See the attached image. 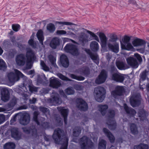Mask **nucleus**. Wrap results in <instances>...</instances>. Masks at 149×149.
Here are the masks:
<instances>
[{"instance_id": "46", "label": "nucleus", "mask_w": 149, "mask_h": 149, "mask_svg": "<svg viewBox=\"0 0 149 149\" xmlns=\"http://www.w3.org/2000/svg\"><path fill=\"white\" fill-rule=\"evenodd\" d=\"M70 36L72 37H74L75 36V34L74 33L71 32L70 31H68L67 32L66 36Z\"/></svg>"}, {"instance_id": "21", "label": "nucleus", "mask_w": 149, "mask_h": 149, "mask_svg": "<svg viewBox=\"0 0 149 149\" xmlns=\"http://www.w3.org/2000/svg\"><path fill=\"white\" fill-rule=\"evenodd\" d=\"M36 35L38 39L42 45V41L44 40V38L43 35L42 31L41 30H39L37 33Z\"/></svg>"}, {"instance_id": "50", "label": "nucleus", "mask_w": 149, "mask_h": 149, "mask_svg": "<svg viewBox=\"0 0 149 149\" xmlns=\"http://www.w3.org/2000/svg\"><path fill=\"white\" fill-rule=\"evenodd\" d=\"M5 117L3 115H0V124L4 120Z\"/></svg>"}, {"instance_id": "30", "label": "nucleus", "mask_w": 149, "mask_h": 149, "mask_svg": "<svg viewBox=\"0 0 149 149\" xmlns=\"http://www.w3.org/2000/svg\"><path fill=\"white\" fill-rule=\"evenodd\" d=\"M100 111L101 112L102 114H104L105 113L106 111V109L108 108V107L107 105L100 106Z\"/></svg>"}, {"instance_id": "11", "label": "nucleus", "mask_w": 149, "mask_h": 149, "mask_svg": "<svg viewBox=\"0 0 149 149\" xmlns=\"http://www.w3.org/2000/svg\"><path fill=\"white\" fill-rule=\"evenodd\" d=\"M26 60V58H24L22 54L18 55L16 60L17 63L19 65H24Z\"/></svg>"}, {"instance_id": "33", "label": "nucleus", "mask_w": 149, "mask_h": 149, "mask_svg": "<svg viewBox=\"0 0 149 149\" xmlns=\"http://www.w3.org/2000/svg\"><path fill=\"white\" fill-rule=\"evenodd\" d=\"M6 67L4 62L2 59H0V69L3 70H5Z\"/></svg>"}, {"instance_id": "57", "label": "nucleus", "mask_w": 149, "mask_h": 149, "mask_svg": "<svg viewBox=\"0 0 149 149\" xmlns=\"http://www.w3.org/2000/svg\"><path fill=\"white\" fill-rule=\"evenodd\" d=\"M36 101V99L35 98H33L32 100L30 101V103H34Z\"/></svg>"}, {"instance_id": "27", "label": "nucleus", "mask_w": 149, "mask_h": 149, "mask_svg": "<svg viewBox=\"0 0 149 149\" xmlns=\"http://www.w3.org/2000/svg\"><path fill=\"white\" fill-rule=\"evenodd\" d=\"M56 24H59L62 26L64 25H73L74 24L72 23L68 22H59L57 21L55 22Z\"/></svg>"}, {"instance_id": "54", "label": "nucleus", "mask_w": 149, "mask_h": 149, "mask_svg": "<svg viewBox=\"0 0 149 149\" xmlns=\"http://www.w3.org/2000/svg\"><path fill=\"white\" fill-rule=\"evenodd\" d=\"M145 116V114L144 113H143V112H142V114L141 115H139V116L140 117V119L142 120H143L142 118V117H143L144 118V117Z\"/></svg>"}, {"instance_id": "60", "label": "nucleus", "mask_w": 149, "mask_h": 149, "mask_svg": "<svg viewBox=\"0 0 149 149\" xmlns=\"http://www.w3.org/2000/svg\"><path fill=\"white\" fill-rule=\"evenodd\" d=\"M34 73V71L33 70L30 71L29 72L28 74H33Z\"/></svg>"}, {"instance_id": "16", "label": "nucleus", "mask_w": 149, "mask_h": 149, "mask_svg": "<svg viewBox=\"0 0 149 149\" xmlns=\"http://www.w3.org/2000/svg\"><path fill=\"white\" fill-rule=\"evenodd\" d=\"M124 91L123 88L122 86H116L114 91L111 92V94L113 95H120Z\"/></svg>"}, {"instance_id": "32", "label": "nucleus", "mask_w": 149, "mask_h": 149, "mask_svg": "<svg viewBox=\"0 0 149 149\" xmlns=\"http://www.w3.org/2000/svg\"><path fill=\"white\" fill-rule=\"evenodd\" d=\"M106 148V142L104 140H101L99 144V148L100 149H104Z\"/></svg>"}, {"instance_id": "44", "label": "nucleus", "mask_w": 149, "mask_h": 149, "mask_svg": "<svg viewBox=\"0 0 149 149\" xmlns=\"http://www.w3.org/2000/svg\"><path fill=\"white\" fill-rule=\"evenodd\" d=\"M68 140L67 138H65V139L64 143L63 145V147L61 149H67L68 145Z\"/></svg>"}, {"instance_id": "53", "label": "nucleus", "mask_w": 149, "mask_h": 149, "mask_svg": "<svg viewBox=\"0 0 149 149\" xmlns=\"http://www.w3.org/2000/svg\"><path fill=\"white\" fill-rule=\"evenodd\" d=\"M30 90L32 92L33 91H36L37 90V88L35 87H31L30 88Z\"/></svg>"}, {"instance_id": "15", "label": "nucleus", "mask_w": 149, "mask_h": 149, "mask_svg": "<svg viewBox=\"0 0 149 149\" xmlns=\"http://www.w3.org/2000/svg\"><path fill=\"white\" fill-rule=\"evenodd\" d=\"M78 108L81 110L85 111L88 109V106L87 103L83 100H80L78 103Z\"/></svg>"}, {"instance_id": "42", "label": "nucleus", "mask_w": 149, "mask_h": 149, "mask_svg": "<svg viewBox=\"0 0 149 149\" xmlns=\"http://www.w3.org/2000/svg\"><path fill=\"white\" fill-rule=\"evenodd\" d=\"M12 29L15 31H18L20 29V26L18 24H14L12 25Z\"/></svg>"}, {"instance_id": "45", "label": "nucleus", "mask_w": 149, "mask_h": 149, "mask_svg": "<svg viewBox=\"0 0 149 149\" xmlns=\"http://www.w3.org/2000/svg\"><path fill=\"white\" fill-rule=\"evenodd\" d=\"M34 34H33L31 37V39L29 40L28 42L29 44L31 46L33 45V39L34 37Z\"/></svg>"}, {"instance_id": "8", "label": "nucleus", "mask_w": 149, "mask_h": 149, "mask_svg": "<svg viewBox=\"0 0 149 149\" xmlns=\"http://www.w3.org/2000/svg\"><path fill=\"white\" fill-rule=\"evenodd\" d=\"M1 99L2 100L6 102L9 100V92L7 88H3L1 89Z\"/></svg>"}, {"instance_id": "6", "label": "nucleus", "mask_w": 149, "mask_h": 149, "mask_svg": "<svg viewBox=\"0 0 149 149\" xmlns=\"http://www.w3.org/2000/svg\"><path fill=\"white\" fill-rule=\"evenodd\" d=\"M100 39V43L102 48H105L107 45L108 38L103 33L99 32L97 33Z\"/></svg>"}, {"instance_id": "20", "label": "nucleus", "mask_w": 149, "mask_h": 149, "mask_svg": "<svg viewBox=\"0 0 149 149\" xmlns=\"http://www.w3.org/2000/svg\"><path fill=\"white\" fill-rule=\"evenodd\" d=\"M81 146L82 149H84V147H87L88 146L89 141L88 139L86 136L83 137L81 140Z\"/></svg>"}, {"instance_id": "38", "label": "nucleus", "mask_w": 149, "mask_h": 149, "mask_svg": "<svg viewBox=\"0 0 149 149\" xmlns=\"http://www.w3.org/2000/svg\"><path fill=\"white\" fill-rule=\"evenodd\" d=\"M131 130L132 132L134 134H136L137 132V128L134 124L131 126Z\"/></svg>"}, {"instance_id": "39", "label": "nucleus", "mask_w": 149, "mask_h": 149, "mask_svg": "<svg viewBox=\"0 0 149 149\" xmlns=\"http://www.w3.org/2000/svg\"><path fill=\"white\" fill-rule=\"evenodd\" d=\"M58 95L56 94V96L53 98V100L57 104H59L61 103V100L58 98Z\"/></svg>"}, {"instance_id": "28", "label": "nucleus", "mask_w": 149, "mask_h": 149, "mask_svg": "<svg viewBox=\"0 0 149 149\" xmlns=\"http://www.w3.org/2000/svg\"><path fill=\"white\" fill-rule=\"evenodd\" d=\"M47 29L49 31L52 32L55 31V27L54 24L52 23H50L47 25Z\"/></svg>"}, {"instance_id": "47", "label": "nucleus", "mask_w": 149, "mask_h": 149, "mask_svg": "<svg viewBox=\"0 0 149 149\" xmlns=\"http://www.w3.org/2000/svg\"><path fill=\"white\" fill-rule=\"evenodd\" d=\"M12 136L15 139H17L18 136V132L17 131H15V132H12Z\"/></svg>"}, {"instance_id": "59", "label": "nucleus", "mask_w": 149, "mask_h": 149, "mask_svg": "<svg viewBox=\"0 0 149 149\" xmlns=\"http://www.w3.org/2000/svg\"><path fill=\"white\" fill-rule=\"evenodd\" d=\"M69 39L67 38H64L63 39V40L64 42H68L69 40Z\"/></svg>"}, {"instance_id": "35", "label": "nucleus", "mask_w": 149, "mask_h": 149, "mask_svg": "<svg viewBox=\"0 0 149 149\" xmlns=\"http://www.w3.org/2000/svg\"><path fill=\"white\" fill-rule=\"evenodd\" d=\"M29 117L24 118L23 119L21 120L20 121V123L23 125H25L29 123Z\"/></svg>"}, {"instance_id": "24", "label": "nucleus", "mask_w": 149, "mask_h": 149, "mask_svg": "<svg viewBox=\"0 0 149 149\" xmlns=\"http://www.w3.org/2000/svg\"><path fill=\"white\" fill-rule=\"evenodd\" d=\"M61 132V130L59 129L55 130L53 135L54 139L55 140L59 139L60 138V135Z\"/></svg>"}, {"instance_id": "48", "label": "nucleus", "mask_w": 149, "mask_h": 149, "mask_svg": "<svg viewBox=\"0 0 149 149\" xmlns=\"http://www.w3.org/2000/svg\"><path fill=\"white\" fill-rule=\"evenodd\" d=\"M58 76L61 79L63 80H68V79L65 77L61 74H58Z\"/></svg>"}, {"instance_id": "17", "label": "nucleus", "mask_w": 149, "mask_h": 149, "mask_svg": "<svg viewBox=\"0 0 149 149\" xmlns=\"http://www.w3.org/2000/svg\"><path fill=\"white\" fill-rule=\"evenodd\" d=\"M112 79L116 81L122 82L124 80V77L123 75L118 73H115L113 75Z\"/></svg>"}, {"instance_id": "1", "label": "nucleus", "mask_w": 149, "mask_h": 149, "mask_svg": "<svg viewBox=\"0 0 149 149\" xmlns=\"http://www.w3.org/2000/svg\"><path fill=\"white\" fill-rule=\"evenodd\" d=\"M131 37L128 36L123 37L120 40L121 54H125L123 52V51L125 50L128 51H132L134 48L130 42Z\"/></svg>"}, {"instance_id": "55", "label": "nucleus", "mask_w": 149, "mask_h": 149, "mask_svg": "<svg viewBox=\"0 0 149 149\" xmlns=\"http://www.w3.org/2000/svg\"><path fill=\"white\" fill-rule=\"evenodd\" d=\"M79 131H77V132L75 131H74V136H77L79 135Z\"/></svg>"}, {"instance_id": "58", "label": "nucleus", "mask_w": 149, "mask_h": 149, "mask_svg": "<svg viewBox=\"0 0 149 149\" xmlns=\"http://www.w3.org/2000/svg\"><path fill=\"white\" fill-rule=\"evenodd\" d=\"M37 114L34 113V116L33 118V119L36 122H37Z\"/></svg>"}, {"instance_id": "31", "label": "nucleus", "mask_w": 149, "mask_h": 149, "mask_svg": "<svg viewBox=\"0 0 149 149\" xmlns=\"http://www.w3.org/2000/svg\"><path fill=\"white\" fill-rule=\"evenodd\" d=\"M134 149H148V146L147 145L141 144L138 146H135Z\"/></svg>"}, {"instance_id": "25", "label": "nucleus", "mask_w": 149, "mask_h": 149, "mask_svg": "<svg viewBox=\"0 0 149 149\" xmlns=\"http://www.w3.org/2000/svg\"><path fill=\"white\" fill-rule=\"evenodd\" d=\"M15 147V144L13 143L9 142L5 144L4 148V149H13Z\"/></svg>"}, {"instance_id": "13", "label": "nucleus", "mask_w": 149, "mask_h": 149, "mask_svg": "<svg viewBox=\"0 0 149 149\" xmlns=\"http://www.w3.org/2000/svg\"><path fill=\"white\" fill-rule=\"evenodd\" d=\"M127 61L128 64L131 66L136 68L138 67V63L133 58L130 57L127 59Z\"/></svg>"}, {"instance_id": "23", "label": "nucleus", "mask_w": 149, "mask_h": 149, "mask_svg": "<svg viewBox=\"0 0 149 149\" xmlns=\"http://www.w3.org/2000/svg\"><path fill=\"white\" fill-rule=\"evenodd\" d=\"M104 131L107 134L111 142H113L114 141V138L112 135L111 134V133L109 132L108 130L106 128L104 129Z\"/></svg>"}, {"instance_id": "12", "label": "nucleus", "mask_w": 149, "mask_h": 149, "mask_svg": "<svg viewBox=\"0 0 149 149\" xmlns=\"http://www.w3.org/2000/svg\"><path fill=\"white\" fill-rule=\"evenodd\" d=\"M50 86L53 88H57L60 85V82L57 79L54 77L50 79Z\"/></svg>"}, {"instance_id": "63", "label": "nucleus", "mask_w": 149, "mask_h": 149, "mask_svg": "<svg viewBox=\"0 0 149 149\" xmlns=\"http://www.w3.org/2000/svg\"><path fill=\"white\" fill-rule=\"evenodd\" d=\"M132 112V113L134 114V113H135V112L134 110H131Z\"/></svg>"}, {"instance_id": "64", "label": "nucleus", "mask_w": 149, "mask_h": 149, "mask_svg": "<svg viewBox=\"0 0 149 149\" xmlns=\"http://www.w3.org/2000/svg\"><path fill=\"white\" fill-rule=\"evenodd\" d=\"M147 89L149 91V85H148L147 86Z\"/></svg>"}, {"instance_id": "3", "label": "nucleus", "mask_w": 149, "mask_h": 149, "mask_svg": "<svg viewBox=\"0 0 149 149\" xmlns=\"http://www.w3.org/2000/svg\"><path fill=\"white\" fill-rule=\"evenodd\" d=\"M94 96L96 100L98 102H102L104 99L105 91L102 87L95 88L94 90Z\"/></svg>"}, {"instance_id": "7", "label": "nucleus", "mask_w": 149, "mask_h": 149, "mask_svg": "<svg viewBox=\"0 0 149 149\" xmlns=\"http://www.w3.org/2000/svg\"><path fill=\"white\" fill-rule=\"evenodd\" d=\"M65 51L71 53L73 55H76L78 52L76 47L74 45L67 44L65 47Z\"/></svg>"}, {"instance_id": "34", "label": "nucleus", "mask_w": 149, "mask_h": 149, "mask_svg": "<svg viewBox=\"0 0 149 149\" xmlns=\"http://www.w3.org/2000/svg\"><path fill=\"white\" fill-rule=\"evenodd\" d=\"M91 57V59L95 62L97 64L99 63V60L98 57L97 55H92Z\"/></svg>"}, {"instance_id": "19", "label": "nucleus", "mask_w": 149, "mask_h": 149, "mask_svg": "<svg viewBox=\"0 0 149 149\" xmlns=\"http://www.w3.org/2000/svg\"><path fill=\"white\" fill-rule=\"evenodd\" d=\"M90 46L91 49L93 51H96L99 49V44L95 41H94L91 42Z\"/></svg>"}, {"instance_id": "4", "label": "nucleus", "mask_w": 149, "mask_h": 149, "mask_svg": "<svg viewBox=\"0 0 149 149\" xmlns=\"http://www.w3.org/2000/svg\"><path fill=\"white\" fill-rule=\"evenodd\" d=\"M109 43L108 44V47L112 52L117 53L119 51V45L118 42H114L112 39H109Z\"/></svg>"}, {"instance_id": "29", "label": "nucleus", "mask_w": 149, "mask_h": 149, "mask_svg": "<svg viewBox=\"0 0 149 149\" xmlns=\"http://www.w3.org/2000/svg\"><path fill=\"white\" fill-rule=\"evenodd\" d=\"M116 65L118 68L120 70H123L125 69V65L123 63L119 62H116Z\"/></svg>"}, {"instance_id": "26", "label": "nucleus", "mask_w": 149, "mask_h": 149, "mask_svg": "<svg viewBox=\"0 0 149 149\" xmlns=\"http://www.w3.org/2000/svg\"><path fill=\"white\" fill-rule=\"evenodd\" d=\"M84 31L85 33H87L92 37L94 38V39L97 41L99 42V40L98 36L93 33L86 30H84Z\"/></svg>"}, {"instance_id": "18", "label": "nucleus", "mask_w": 149, "mask_h": 149, "mask_svg": "<svg viewBox=\"0 0 149 149\" xmlns=\"http://www.w3.org/2000/svg\"><path fill=\"white\" fill-rule=\"evenodd\" d=\"M59 44V40L58 38H53L52 40L50 45L51 47L55 48Z\"/></svg>"}, {"instance_id": "14", "label": "nucleus", "mask_w": 149, "mask_h": 149, "mask_svg": "<svg viewBox=\"0 0 149 149\" xmlns=\"http://www.w3.org/2000/svg\"><path fill=\"white\" fill-rule=\"evenodd\" d=\"M60 61L62 66L67 67L69 65V62L67 56L65 55H62L60 57Z\"/></svg>"}, {"instance_id": "36", "label": "nucleus", "mask_w": 149, "mask_h": 149, "mask_svg": "<svg viewBox=\"0 0 149 149\" xmlns=\"http://www.w3.org/2000/svg\"><path fill=\"white\" fill-rule=\"evenodd\" d=\"M40 65L42 69L46 71H48L49 70V68L46 66L44 62L41 61Z\"/></svg>"}, {"instance_id": "9", "label": "nucleus", "mask_w": 149, "mask_h": 149, "mask_svg": "<svg viewBox=\"0 0 149 149\" xmlns=\"http://www.w3.org/2000/svg\"><path fill=\"white\" fill-rule=\"evenodd\" d=\"M106 77V73L104 70H103L101 72L98 78L96 80V82L98 84L103 83L105 81Z\"/></svg>"}, {"instance_id": "51", "label": "nucleus", "mask_w": 149, "mask_h": 149, "mask_svg": "<svg viewBox=\"0 0 149 149\" xmlns=\"http://www.w3.org/2000/svg\"><path fill=\"white\" fill-rule=\"evenodd\" d=\"M130 103L132 106L134 107L136 106V101H134L133 102H132L131 100H130Z\"/></svg>"}, {"instance_id": "61", "label": "nucleus", "mask_w": 149, "mask_h": 149, "mask_svg": "<svg viewBox=\"0 0 149 149\" xmlns=\"http://www.w3.org/2000/svg\"><path fill=\"white\" fill-rule=\"evenodd\" d=\"M3 52V50L0 47V55H1Z\"/></svg>"}, {"instance_id": "43", "label": "nucleus", "mask_w": 149, "mask_h": 149, "mask_svg": "<svg viewBox=\"0 0 149 149\" xmlns=\"http://www.w3.org/2000/svg\"><path fill=\"white\" fill-rule=\"evenodd\" d=\"M65 92L68 95L72 94L74 93V91L72 88H68L65 90Z\"/></svg>"}, {"instance_id": "56", "label": "nucleus", "mask_w": 149, "mask_h": 149, "mask_svg": "<svg viewBox=\"0 0 149 149\" xmlns=\"http://www.w3.org/2000/svg\"><path fill=\"white\" fill-rule=\"evenodd\" d=\"M128 1L130 3L134 4L135 3V1L134 0H128Z\"/></svg>"}, {"instance_id": "40", "label": "nucleus", "mask_w": 149, "mask_h": 149, "mask_svg": "<svg viewBox=\"0 0 149 149\" xmlns=\"http://www.w3.org/2000/svg\"><path fill=\"white\" fill-rule=\"evenodd\" d=\"M56 33L58 35H65L67 34V31L64 30H58L57 31Z\"/></svg>"}, {"instance_id": "49", "label": "nucleus", "mask_w": 149, "mask_h": 149, "mask_svg": "<svg viewBox=\"0 0 149 149\" xmlns=\"http://www.w3.org/2000/svg\"><path fill=\"white\" fill-rule=\"evenodd\" d=\"M134 56L137 58V60L139 61L142 60V58L140 55L138 53H135L134 54Z\"/></svg>"}, {"instance_id": "10", "label": "nucleus", "mask_w": 149, "mask_h": 149, "mask_svg": "<svg viewBox=\"0 0 149 149\" xmlns=\"http://www.w3.org/2000/svg\"><path fill=\"white\" fill-rule=\"evenodd\" d=\"M133 47H137L142 45H144L146 44L145 41L136 38H135L132 42Z\"/></svg>"}, {"instance_id": "22", "label": "nucleus", "mask_w": 149, "mask_h": 149, "mask_svg": "<svg viewBox=\"0 0 149 149\" xmlns=\"http://www.w3.org/2000/svg\"><path fill=\"white\" fill-rule=\"evenodd\" d=\"M58 110L61 111L62 115L63 116L65 123H66V117L68 111L66 109H64L62 107H60L58 108Z\"/></svg>"}, {"instance_id": "37", "label": "nucleus", "mask_w": 149, "mask_h": 149, "mask_svg": "<svg viewBox=\"0 0 149 149\" xmlns=\"http://www.w3.org/2000/svg\"><path fill=\"white\" fill-rule=\"evenodd\" d=\"M50 61L54 67H55L56 65L55 64V61L56 60V58L52 56L49 57Z\"/></svg>"}, {"instance_id": "52", "label": "nucleus", "mask_w": 149, "mask_h": 149, "mask_svg": "<svg viewBox=\"0 0 149 149\" xmlns=\"http://www.w3.org/2000/svg\"><path fill=\"white\" fill-rule=\"evenodd\" d=\"M124 109H125V110L127 111V112L129 113H131V112H130L128 111V110L130 109L128 108V107H127V106L126 105V104H125L124 105Z\"/></svg>"}, {"instance_id": "41", "label": "nucleus", "mask_w": 149, "mask_h": 149, "mask_svg": "<svg viewBox=\"0 0 149 149\" xmlns=\"http://www.w3.org/2000/svg\"><path fill=\"white\" fill-rule=\"evenodd\" d=\"M70 77L73 79L78 80H83L84 79V78L83 77H79L77 76H76L72 74H71Z\"/></svg>"}, {"instance_id": "62", "label": "nucleus", "mask_w": 149, "mask_h": 149, "mask_svg": "<svg viewBox=\"0 0 149 149\" xmlns=\"http://www.w3.org/2000/svg\"><path fill=\"white\" fill-rule=\"evenodd\" d=\"M110 115H111V116H112L114 114V113L113 111H112L110 112Z\"/></svg>"}, {"instance_id": "2", "label": "nucleus", "mask_w": 149, "mask_h": 149, "mask_svg": "<svg viewBox=\"0 0 149 149\" xmlns=\"http://www.w3.org/2000/svg\"><path fill=\"white\" fill-rule=\"evenodd\" d=\"M14 73H10L8 75V82L9 85H12L14 82L19 80V77H23V74L19 71L17 70H14Z\"/></svg>"}, {"instance_id": "5", "label": "nucleus", "mask_w": 149, "mask_h": 149, "mask_svg": "<svg viewBox=\"0 0 149 149\" xmlns=\"http://www.w3.org/2000/svg\"><path fill=\"white\" fill-rule=\"evenodd\" d=\"M26 55V57L27 58V68L30 69L32 66V62L35 59V56L33 52L30 49L27 51Z\"/></svg>"}]
</instances>
